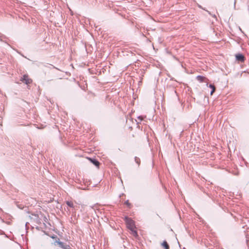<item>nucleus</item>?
I'll return each instance as SVG.
<instances>
[{
	"mask_svg": "<svg viewBox=\"0 0 249 249\" xmlns=\"http://www.w3.org/2000/svg\"><path fill=\"white\" fill-rule=\"evenodd\" d=\"M196 78L198 81L200 82L204 81V80L206 79V77L200 75L197 76Z\"/></svg>",
	"mask_w": 249,
	"mask_h": 249,
	"instance_id": "nucleus-6",
	"label": "nucleus"
},
{
	"mask_svg": "<svg viewBox=\"0 0 249 249\" xmlns=\"http://www.w3.org/2000/svg\"><path fill=\"white\" fill-rule=\"evenodd\" d=\"M135 161L138 164V165H140V162H141V160H140V159L139 158L135 157Z\"/></svg>",
	"mask_w": 249,
	"mask_h": 249,
	"instance_id": "nucleus-9",
	"label": "nucleus"
},
{
	"mask_svg": "<svg viewBox=\"0 0 249 249\" xmlns=\"http://www.w3.org/2000/svg\"><path fill=\"white\" fill-rule=\"evenodd\" d=\"M125 222L127 228L130 230V234L136 238L138 237L134 221L131 218L125 217Z\"/></svg>",
	"mask_w": 249,
	"mask_h": 249,
	"instance_id": "nucleus-1",
	"label": "nucleus"
},
{
	"mask_svg": "<svg viewBox=\"0 0 249 249\" xmlns=\"http://www.w3.org/2000/svg\"><path fill=\"white\" fill-rule=\"evenodd\" d=\"M21 81L25 83L26 84L28 85L32 83V80L27 75H24L21 79Z\"/></svg>",
	"mask_w": 249,
	"mask_h": 249,
	"instance_id": "nucleus-2",
	"label": "nucleus"
},
{
	"mask_svg": "<svg viewBox=\"0 0 249 249\" xmlns=\"http://www.w3.org/2000/svg\"><path fill=\"white\" fill-rule=\"evenodd\" d=\"M235 57L236 60L238 61H240L241 62H244L245 60V58L244 56L240 53H238L235 55Z\"/></svg>",
	"mask_w": 249,
	"mask_h": 249,
	"instance_id": "nucleus-3",
	"label": "nucleus"
},
{
	"mask_svg": "<svg viewBox=\"0 0 249 249\" xmlns=\"http://www.w3.org/2000/svg\"><path fill=\"white\" fill-rule=\"evenodd\" d=\"M55 243H56L59 246V247H61L62 248H65L63 243L60 242L59 240L58 241H56Z\"/></svg>",
	"mask_w": 249,
	"mask_h": 249,
	"instance_id": "nucleus-7",
	"label": "nucleus"
},
{
	"mask_svg": "<svg viewBox=\"0 0 249 249\" xmlns=\"http://www.w3.org/2000/svg\"><path fill=\"white\" fill-rule=\"evenodd\" d=\"M125 204L128 206H129L130 205V203H129L128 201H126L125 202Z\"/></svg>",
	"mask_w": 249,
	"mask_h": 249,
	"instance_id": "nucleus-11",
	"label": "nucleus"
},
{
	"mask_svg": "<svg viewBox=\"0 0 249 249\" xmlns=\"http://www.w3.org/2000/svg\"><path fill=\"white\" fill-rule=\"evenodd\" d=\"M67 204L70 207H73V203L71 201H67Z\"/></svg>",
	"mask_w": 249,
	"mask_h": 249,
	"instance_id": "nucleus-10",
	"label": "nucleus"
},
{
	"mask_svg": "<svg viewBox=\"0 0 249 249\" xmlns=\"http://www.w3.org/2000/svg\"><path fill=\"white\" fill-rule=\"evenodd\" d=\"M161 245L165 249H169V246L166 241H163Z\"/></svg>",
	"mask_w": 249,
	"mask_h": 249,
	"instance_id": "nucleus-5",
	"label": "nucleus"
},
{
	"mask_svg": "<svg viewBox=\"0 0 249 249\" xmlns=\"http://www.w3.org/2000/svg\"><path fill=\"white\" fill-rule=\"evenodd\" d=\"M209 87L212 89V90L211 92V95H212L213 93L215 91V88L214 85H210Z\"/></svg>",
	"mask_w": 249,
	"mask_h": 249,
	"instance_id": "nucleus-8",
	"label": "nucleus"
},
{
	"mask_svg": "<svg viewBox=\"0 0 249 249\" xmlns=\"http://www.w3.org/2000/svg\"><path fill=\"white\" fill-rule=\"evenodd\" d=\"M88 159L91 162H92L93 164H94L96 167H97L98 168L99 167L100 162L98 161H97L95 160L92 159L90 158H89Z\"/></svg>",
	"mask_w": 249,
	"mask_h": 249,
	"instance_id": "nucleus-4",
	"label": "nucleus"
}]
</instances>
